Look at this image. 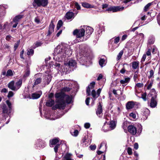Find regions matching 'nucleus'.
Segmentation results:
<instances>
[{"label":"nucleus","instance_id":"f257e3e1","mask_svg":"<svg viewBox=\"0 0 160 160\" xmlns=\"http://www.w3.org/2000/svg\"><path fill=\"white\" fill-rule=\"evenodd\" d=\"M70 46L65 43H62L58 46L54 50V55L58 60L62 61L65 57H69L72 54Z\"/></svg>","mask_w":160,"mask_h":160},{"label":"nucleus","instance_id":"f03ea898","mask_svg":"<svg viewBox=\"0 0 160 160\" xmlns=\"http://www.w3.org/2000/svg\"><path fill=\"white\" fill-rule=\"evenodd\" d=\"M56 102L58 103L53 107L54 109L57 108L63 109L65 107V102L69 103L72 101V98L62 92L56 93L55 94Z\"/></svg>","mask_w":160,"mask_h":160},{"label":"nucleus","instance_id":"7ed1b4c3","mask_svg":"<svg viewBox=\"0 0 160 160\" xmlns=\"http://www.w3.org/2000/svg\"><path fill=\"white\" fill-rule=\"evenodd\" d=\"M85 30L84 29L82 28L79 29H75L73 32L74 35L76 36L77 38L75 40L76 43H78L79 42H82L86 40V38L84 39L83 37L85 35Z\"/></svg>","mask_w":160,"mask_h":160},{"label":"nucleus","instance_id":"20e7f679","mask_svg":"<svg viewBox=\"0 0 160 160\" xmlns=\"http://www.w3.org/2000/svg\"><path fill=\"white\" fill-rule=\"evenodd\" d=\"M148 97H151V99L150 103V106L152 108H155L157 105V102L156 100V95L155 92H153L148 95Z\"/></svg>","mask_w":160,"mask_h":160},{"label":"nucleus","instance_id":"39448f33","mask_svg":"<svg viewBox=\"0 0 160 160\" xmlns=\"http://www.w3.org/2000/svg\"><path fill=\"white\" fill-rule=\"evenodd\" d=\"M124 8L123 7L111 6L106 10V11H112L113 12H116L118 11H122Z\"/></svg>","mask_w":160,"mask_h":160},{"label":"nucleus","instance_id":"423d86ee","mask_svg":"<svg viewBox=\"0 0 160 160\" xmlns=\"http://www.w3.org/2000/svg\"><path fill=\"white\" fill-rule=\"evenodd\" d=\"M34 2L36 3L38 7L42 6L45 7L48 4V0H34Z\"/></svg>","mask_w":160,"mask_h":160},{"label":"nucleus","instance_id":"0eeeda50","mask_svg":"<svg viewBox=\"0 0 160 160\" xmlns=\"http://www.w3.org/2000/svg\"><path fill=\"white\" fill-rule=\"evenodd\" d=\"M128 131L130 134L132 135H135L137 132L136 127L132 125H130L128 127Z\"/></svg>","mask_w":160,"mask_h":160},{"label":"nucleus","instance_id":"6e6552de","mask_svg":"<svg viewBox=\"0 0 160 160\" xmlns=\"http://www.w3.org/2000/svg\"><path fill=\"white\" fill-rule=\"evenodd\" d=\"M102 107L101 103L99 102L98 103L97 109L96 111V113L99 117H101L102 116Z\"/></svg>","mask_w":160,"mask_h":160},{"label":"nucleus","instance_id":"1a4fd4ad","mask_svg":"<svg viewBox=\"0 0 160 160\" xmlns=\"http://www.w3.org/2000/svg\"><path fill=\"white\" fill-rule=\"evenodd\" d=\"M0 107L2 110V112L3 113H9L11 112V111L8 108L6 105L5 104H1Z\"/></svg>","mask_w":160,"mask_h":160},{"label":"nucleus","instance_id":"9d476101","mask_svg":"<svg viewBox=\"0 0 160 160\" xmlns=\"http://www.w3.org/2000/svg\"><path fill=\"white\" fill-rule=\"evenodd\" d=\"M101 88L98 89L96 92L94 90H92V95L93 98H95V99L99 97L100 94L101 93Z\"/></svg>","mask_w":160,"mask_h":160},{"label":"nucleus","instance_id":"9b49d317","mask_svg":"<svg viewBox=\"0 0 160 160\" xmlns=\"http://www.w3.org/2000/svg\"><path fill=\"white\" fill-rule=\"evenodd\" d=\"M130 78L129 77H125L122 79L120 81V83L123 86H126L130 81Z\"/></svg>","mask_w":160,"mask_h":160},{"label":"nucleus","instance_id":"f8f14e48","mask_svg":"<svg viewBox=\"0 0 160 160\" xmlns=\"http://www.w3.org/2000/svg\"><path fill=\"white\" fill-rule=\"evenodd\" d=\"M84 28L86 29V35H87V37L88 38L93 32V29L91 27L88 26H85Z\"/></svg>","mask_w":160,"mask_h":160},{"label":"nucleus","instance_id":"ddd939ff","mask_svg":"<svg viewBox=\"0 0 160 160\" xmlns=\"http://www.w3.org/2000/svg\"><path fill=\"white\" fill-rule=\"evenodd\" d=\"M8 87L11 90L14 91H17V88L14 82L12 81L8 84Z\"/></svg>","mask_w":160,"mask_h":160},{"label":"nucleus","instance_id":"4468645a","mask_svg":"<svg viewBox=\"0 0 160 160\" xmlns=\"http://www.w3.org/2000/svg\"><path fill=\"white\" fill-rule=\"evenodd\" d=\"M76 64V61L73 60L71 59L69 60L68 62L67 63H65L64 64V67H71L73 66L74 67Z\"/></svg>","mask_w":160,"mask_h":160},{"label":"nucleus","instance_id":"2eb2a0df","mask_svg":"<svg viewBox=\"0 0 160 160\" xmlns=\"http://www.w3.org/2000/svg\"><path fill=\"white\" fill-rule=\"evenodd\" d=\"M54 25L52 22V21L50 23L48 30V35H50L54 31Z\"/></svg>","mask_w":160,"mask_h":160},{"label":"nucleus","instance_id":"dca6fc26","mask_svg":"<svg viewBox=\"0 0 160 160\" xmlns=\"http://www.w3.org/2000/svg\"><path fill=\"white\" fill-rule=\"evenodd\" d=\"M82 141L83 143V145H84L85 146H88L91 142V140L89 138H88L86 137H84L82 139Z\"/></svg>","mask_w":160,"mask_h":160},{"label":"nucleus","instance_id":"f3484780","mask_svg":"<svg viewBox=\"0 0 160 160\" xmlns=\"http://www.w3.org/2000/svg\"><path fill=\"white\" fill-rule=\"evenodd\" d=\"M65 17L68 20L74 17V14L72 12H68L66 13Z\"/></svg>","mask_w":160,"mask_h":160},{"label":"nucleus","instance_id":"a211bd4d","mask_svg":"<svg viewBox=\"0 0 160 160\" xmlns=\"http://www.w3.org/2000/svg\"><path fill=\"white\" fill-rule=\"evenodd\" d=\"M51 76L50 74L46 75L44 79V83L45 84H48L51 81Z\"/></svg>","mask_w":160,"mask_h":160},{"label":"nucleus","instance_id":"6ab92c4d","mask_svg":"<svg viewBox=\"0 0 160 160\" xmlns=\"http://www.w3.org/2000/svg\"><path fill=\"white\" fill-rule=\"evenodd\" d=\"M82 5L83 7L87 8H93L96 9L97 8L96 6L93 5H91L89 3L86 2L82 3Z\"/></svg>","mask_w":160,"mask_h":160},{"label":"nucleus","instance_id":"aec40b11","mask_svg":"<svg viewBox=\"0 0 160 160\" xmlns=\"http://www.w3.org/2000/svg\"><path fill=\"white\" fill-rule=\"evenodd\" d=\"M134 106V102L132 101L128 102L126 105V108L128 109L132 108Z\"/></svg>","mask_w":160,"mask_h":160},{"label":"nucleus","instance_id":"412c9836","mask_svg":"<svg viewBox=\"0 0 160 160\" xmlns=\"http://www.w3.org/2000/svg\"><path fill=\"white\" fill-rule=\"evenodd\" d=\"M59 142V140L58 138L52 139L51 141H50V146L51 147H52L53 145L56 144Z\"/></svg>","mask_w":160,"mask_h":160},{"label":"nucleus","instance_id":"4be33fe9","mask_svg":"<svg viewBox=\"0 0 160 160\" xmlns=\"http://www.w3.org/2000/svg\"><path fill=\"white\" fill-rule=\"evenodd\" d=\"M54 104V100L52 99H50L48 100L46 103V105L47 106L51 107Z\"/></svg>","mask_w":160,"mask_h":160},{"label":"nucleus","instance_id":"5701e85b","mask_svg":"<svg viewBox=\"0 0 160 160\" xmlns=\"http://www.w3.org/2000/svg\"><path fill=\"white\" fill-rule=\"evenodd\" d=\"M22 84V79H19L15 83L17 90H18L21 87Z\"/></svg>","mask_w":160,"mask_h":160},{"label":"nucleus","instance_id":"b1692460","mask_svg":"<svg viewBox=\"0 0 160 160\" xmlns=\"http://www.w3.org/2000/svg\"><path fill=\"white\" fill-rule=\"evenodd\" d=\"M139 62L138 61H134L132 62V67L133 69H136L139 66Z\"/></svg>","mask_w":160,"mask_h":160},{"label":"nucleus","instance_id":"393cba45","mask_svg":"<svg viewBox=\"0 0 160 160\" xmlns=\"http://www.w3.org/2000/svg\"><path fill=\"white\" fill-rule=\"evenodd\" d=\"M108 126L109 127L110 130L114 129L116 126L115 122L113 121H110Z\"/></svg>","mask_w":160,"mask_h":160},{"label":"nucleus","instance_id":"a878e982","mask_svg":"<svg viewBox=\"0 0 160 160\" xmlns=\"http://www.w3.org/2000/svg\"><path fill=\"white\" fill-rule=\"evenodd\" d=\"M42 93H33L32 94L31 98L33 99H36L39 98Z\"/></svg>","mask_w":160,"mask_h":160},{"label":"nucleus","instance_id":"bb28decb","mask_svg":"<svg viewBox=\"0 0 160 160\" xmlns=\"http://www.w3.org/2000/svg\"><path fill=\"white\" fill-rule=\"evenodd\" d=\"M102 130L105 132L110 130L109 127L108 126V124H106V123L104 124V125L103 126L102 128Z\"/></svg>","mask_w":160,"mask_h":160},{"label":"nucleus","instance_id":"cd10ccee","mask_svg":"<svg viewBox=\"0 0 160 160\" xmlns=\"http://www.w3.org/2000/svg\"><path fill=\"white\" fill-rule=\"evenodd\" d=\"M42 80L41 78H38L34 80V82L33 83V87H35L37 85L40 83Z\"/></svg>","mask_w":160,"mask_h":160},{"label":"nucleus","instance_id":"c85d7f7f","mask_svg":"<svg viewBox=\"0 0 160 160\" xmlns=\"http://www.w3.org/2000/svg\"><path fill=\"white\" fill-rule=\"evenodd\" d=\"M23 16L22 15H19L16 16L13 20L14 22H17L19 21V20L23 18Z\"/></svg>","mask_w":160,"mask_h":160},{"label":"nucleus","instance_id":"c756f323","mask_svg":"<svg viewBox=\"0 0 160 160\" xmlns=\"http://www.w3.org/2000/svg\"><path fill=\"white\" fill-rule=\"evenodd\" d=\"M72 154L70 153H67L64 156L65 160H73L71 158V156Z\"/></svg>","mask_w":160,"mask_h":160},{"label":"nucleus","instance_id":"7c9ffc66","mask_svg":"<svg viewBox=\"0 0 160 160\" xmlns=\"http://www.w3.org/2000/svg\"><path fill=\"white\" fill-rule=\"evenodd\" d=\"M105 60L101 58L99 61V64L102 67L103 66V65H105Z\"/></svg>","mask_w":160,"mask_h":160},{"label":"nucleus","instance_id":"2f4dec72","mask_svg":"<svg viewBox=\"0 0 160 160\" xmlns=\"http://www.w3.org/2000/svg\"><path fill=\"white\" fill-rule=\"evenodd\" d=\"M13 75V73L12 71L11 70L9 69L8 70L6 74V76L7 77L11 76Z\"/></svg>","mask_w":160,"mask_h":160},{"label":"nucleus","instance_id":"473e14b6","mask_svg":"<svg viewBox=\"0 0 160 160\" xmlns=\"http://www.w3.org/2000/svg\"><path fill=\"white\" fill-rule=\"evenodd\" d=\"M152 2H150L147 4L144 7V11H146L149 8V7L152 4Z\"/></svg>","mask_w":160,"mask_h":160},{"label":"nucleus","instance_id":"72a5a7b5","mask_svg":"<svg viewBox=\"0 0 160 160\" xmlns=\"http://www.w3.org/2000/svg\"><path fill=\"white\" fill-rule=\"evenodd\" d=\"M150 113V111L147 108L145 109L143 112V114L144 115H145V116L147 117L148 115Z\"/></svg>","mask_w":160,"mask_h":160},{"label":"nucleus","instance_id":"f704fd0d","mask_svg":"<svg viewBox=\"0 0 160 160\" xmlns=\"http://www.w3.org/2000/svg\"><path fill=\"white\" fill-rule=\"evenodd\" d=\"M123 52L122 50L120 51V52H119V53L117 55V59L118 60H119L121 58L122 55L123 54Z\"/></svg>","mask_w":160,"mask_h":160},{"label":"nucleus","instance_id":"c9c22d12","mask_svg":"<svg viewBox=\"0 0 160 160\" xmlns=\"http://www.w3.org/2000/svg\"><path fill=\"white\" fill-rule=\"evenodd\" d=\"M34 53V50L32 49L28 50L27 54L28 55H32Z\"/></svg>","mask_w":160,"mask_h":160},{"label":"nucleus","instance_id":"e433bc0d","mask_svg":"<svg viewBox=\"0 0 160 160\" xmlns=\"http://www.w3.org/2000/svg\"><path fill=\"white\" fill-rule=\"evenodd\" d=\"M63 24L62 22V20H60L58 21L57 25V28L58 29H59V28L62 26Z\"/></svg>","mask_w":160,"mask_h":160},{"label":"nucleus","instance_id":"4c0bfd02","mask_svg":"<svg viewBox=\"0 0 160 160\" xmlns=\"http://www.w3.org/2000/svg\"><path fill=\"white\" fill-rule=\"evenodd\" d=\"M154 75V71L153 70H151L149 72V75L148 76V78H152L153 76Z\"/></svg>","mask_w":160,"mask_h":160},{"label":"nucleus","instance_id":"58836bf2","mask_svg":"<svg viewBox=\"0 0 160 160\" xmlns=\"http://www.w3.org/2000/svg\"><path fill=\"white\" fill-rule=\"evenodd\" d=\"M6 103L8 106L9 109H10L11 111L12 109V105L11 103L9 100H7L6 101Z\"/></svg>","mask_w":160,"mask_h":160},{"label":"nucleus","instance_id":"ea45409f","mask_svg":"<svg viewBox=\"0 0 160 160\" xmlns=\"http://www.w3.org/2000/svg\"><path fill=\"white\" fill-rule=\"evenodd\" d=\"M146 96V92H144L142 94L141 98L143 100L146 101L147 100Z\"/></svg>","mask_w":160,"mask_h":160},{"label":"nucleus","instance_id":"a19ab883","mask_svg":"<svg viewBox=\"0 0 160 160\" xmlns=\"http://www.w3.org/2000/svg\"><path fill=\"white\" fill-rule=\"evenodd\" d=\"M78 134V131L77 130H75L74 132L72 133V135L74 136H77Z\"/></svg>","mask_w":160,"mask_h":160},{"label":"nucleus","instance_id":"79ce46f5","mask_svg":"<svg viewBox=\"0 0 160 160\" xmlns=\"http://www.w3.org/2000/svg\"><path fill=\"white\" fill-rule=\"evenodd\" d=\"M143 86V84L142 83H137L135 87V89H136V87H137L138 88H141Z\"/></svg>","mask_w":160,"mask_h":160},{"label":"nucleus","instance_id":"37998d69","mask_svg":"<svg viewBox=\"0 0 160 160\" xmlns=\"http://www.w3.org/2000/svg\"><path fill=\"white\" fill-rule=\"evenodd\" d=\"M30 74V71L29 70H27L25 72L23 77L25 78L29 76Z\"/></svg>","mask_w":160,"mask_h":160},{"label":"nucleus","instance_id":"c03bdc74","mask_svg":"<svg viewBox=\"0 0 160 160\" xmlns=\"http://www.w3.org/2000/svg\"><path fill=\"white\" fill-rule=\"evenodd\" d=\"M89 87V86H88L87 89V94L88 96L90 95V89Z\"/></svg>","mask_w":160,"mask_h":160},{"label":"nucleus","instance_id":"a18cd8bd","mask_svg":"<svg viewBox=\"0 0 160 160\" xmlns=\"http://www.w3.org/2000/svg\"><path fill=\"white\" fill-rule=\"evenodd\" d=\"M13 92L11 91H10L8 92V97L9 98H10L12 97L13 96Z\"/></svg>","mask_w":160,"mask_h":160},{"label":"nucleus","instance_id":"49530a36","mask_svg":"<svg viewBox=\"0 0 160 160\" xmlns=\"http://www.w3.org/2000/svg\"><path fill=\"white\" fill-rule=\"evenodd\" d=\"M74 4L77 10H80L81 9V7L79 5L78 3L77 2H75Z\"/></svg>","mask_w":160,"mask_h":160},{"label":"nucleus","instance_id":"de8ad7c7","mask_svg":"<svg viewBox=\"0 0 160 160\" xmlns=\"http://www.w3.org/2000/svg\"><path fill=\"white\" fill-rule=\"evenodd\" d=\"M129 116L130 117H132L133 119H135L136 117V114L132 112L129 114Z\"/></svg>","mask_w":160,"mask_h":160},{"label":"nucleus","instance_id":"09e8293b","mask_svg":"<svg viewBox=\"0 0 160 160\" xmlns=\"http://www.w3.org/2000/svg\"><path fill=\"white\" fill-rule=\"evenodd\" d=\"M127 152L128 154L131 155L132 154V149L130 148H128L127 149Z\"/></svg>","mask_w":160,"mask_h":160},{"label":"nucleus","instance_id":"8fccbe9b","mask_svg":"<svg viewBox=\"0 0 160 160\" xmlns=\"http://www.w3.org/2000/svg\"><path fill=\"white\" fill-rule=\"evenodd\" d=\"M120 40V38L119 37H117L114 38V42L115 43H118Z\"/></svg>","mask_w":160,"mask_h":160},{"label":"nucleus","instance_id":"3c124183","mask_svg":"<svg viewBox=\"0 0 160 160\" xmlns=\"http://www.w3.org/2000/svg\"><path fill=\"white\" fill-rule=\"evenodd\" d=\"M59 146V144L56 145L54 148V151L56 153H57L58 151V149Z\"/></svg>","mask_w":160,"mask_h":160},{"label":"nucleus","instance_id":"603ef678","mask_svg":"<svg viewBox=\"0 0 160 160\" xmlns=\"http://www.w3.org/2000/svg\"><path fill=\"white\" fill-rule=\"evenodd\" d=\"M84 127L86 128H88L90 126V124L89 123H86L84 125Z\"/></svg>","mask_w":160,"mask_h":160},{"label":"nucleus","instance_id":"864d4df0","mask_svg":"<svg viewBox=\"0 0 160 160\" xmlns=\"http://www.w3.org/2000/svg\"><path fill=\"white\" fill-rule=\"evenodd\" d=\"M34 21L36 23L38 24L40 22L39 19L38 17L35 18Z\"/></svg>","mask_w":160,"mask_h":160},{"label":"nucleus","instance_id":"5fc2aeb1","mask_svg":"<svg viewBox=\"0 0 160 160\" xmlns=\"http://www.w3.org/2000/svg\"><path fill=\"white\" fill-rule=\"evenodd\" d=\"M151 51L150 49H148V51L146 52V55L148 56H149L151 54Z\"/></svg>","mask_w":160,"mask_h":160},{"label":"nucleus","instance_id":"6e6d98bb","mask_svg":"<svg viewBox=\"0 0 160 160\" xmlns=\"http://www.w3.org/2000/svg\"><path fill=\"white\" fill-rule=\"evenodd\" d=\"M70 90V89L69 88L66 87L63 88L62 89V91H63L68 92Z\"/></svg>","mask_w":160,"mask_h":160},{"label":"nucleus","instance_id":"4d7b16f0","mask_svg":"<svg viewBox=\"0 0 160 160\" xmlns=\"http://www.w3.org/2000/svg\"><path fill=\"white\" fill-rule=\"evenodd\" d=\"M19 41L18 42H17L16 43H15L14 46V48L15 50H16L17 49V48L18 47L19 44Z\"/></svg>","mask_w":160,"mask_h":160},{"label":"nucleus","instance_id":"13d9d810","mask_svg":"<svg viewBox=\"0 0 160 160\" xmlns=\"http://www.w3.org/2000/svg\"><path fill=\"white\" fill-rule=\"evenodd\" d=\"M95 83L94 82H92L90 84V86L91 87V89L93 88L94 87L95 85Z\"/></svg>","mask_w":160,"mask_h":160},{"label":"nucleus","instance_id":"bf43d9fd","mask_svg":"<svg viewBox=\"0 0 160 160\" xmlns=\"http://www.w3.org/2000/svg\"><path fill=\"white\" fill-rule=\"evenodd\" d=\"M90 98H87L85 102L87 105H88L89 104V100Z\"/></svg>","mask_w":160,"mask_h":160},{"label":"nucleus","instance_id":"052dcab7","mask_svg":"<svg viewBox=\"0 0 160 160\" xmlns=\"http://www.w3.org/2000/svg\"><path fill=\"white\" fill-rule=\"evenodd\" d=\"M134 148L137 150L138 148V145L137 143H135L134 145Z\"/></svg>","mask_w":160,"mask_h":160},{"label":"nucleus","instance_id":"680f3d73","mask_svg":"<svg viewBox=\"0 0 160 160\" xmlns=\"http://www.w3.org/2000/svg\"><path fill=\"white\" fill-rule=\"evenodd\" d=\"M90 148L91 150H94L96 148V146L95 145H91L90 147Z\"/></svg>","mask_w":160,"mask_h":160},{"label":"nucleus","instance_id":"e2e57ef3","mask_svg":"<svg viewBox=\"0 0 160 160\" xmlns=\"http://www.w3.org/2000/svg\"><path fill=\"white\" fill-rule=\"evenodd\" d=\"M157 49L156 48H153L152 49V53L154 54L157 52Z\"/></svg>","mask_w":160,"mask_h":160},{"label":"nucleus","instance_id":"0e129e2a","mask_svg":"<svg viewBox=\"0 0 160 160\" xmlns=\"http://www.w3.org/2000/svg\"><path fill=\"white\" fill-rule=\"evenodd\" d=\"M138 78V75L137 74L135 73L134 76L133 77V79L134 80V81L136 82L137 80V79Z\"/></svg>","mask_w":160,"mask_h":160},{"label":"nucleus","instance_id":"69168bd1","mask_svg":"<svg viewBox=\"0 0 160 160\" xmlns=\"http://www.w3.org/2000/svg\"><path fill=\"white\" fill-rule=\"evenodd\" d=\"M42 43L41 42H36L35 43V45L36 46V47H39V46H41V45H42Z\"/></svg>","mask_w":160,"mask_h":160},{"label":"nucleus","instance_id":"338daca9","mask_svg":"<svg viewBox=\"0 0 160 160\" xmlns=\"http://www.w3.org/2000/svg\"><path fill=\"white\" fill-rule=\"evenodd\" d=\"M152 83H152V82H150V83L149 84L148 86V87H147L148 89H149L151 88L152 86Z\"/></svg>","mask_w":160,"mask_h":160},{"label":"nucleus","instance_id":"774afa93","mask_svg":"<svg viewBox=\"0 0 160 160\" xmlns=\"http://www.w3.org/2000/svg\"><path fill=\"white\" fill-rule=\"evenodd\" d=\"M108 6V5L107 4L105 3L102 5V8L104 9L107 8Z\"/></svg>","mask_w":160,"mask_h":160}]
</instances>
